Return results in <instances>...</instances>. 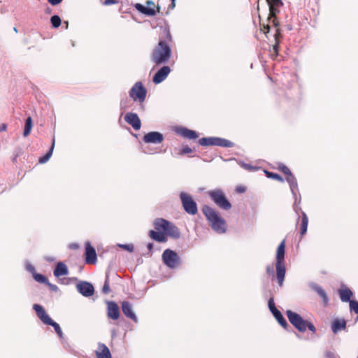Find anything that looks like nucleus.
Listing matches in <instances>:
<instances>
[{
    "label": "nucleus",
    "instance_id": "c03bdc74",
    "mask_svg": "<svg viewBox=\"0 0 358 358\" xmlns=\"http://www.w3.org/2000/svg\"><path fill=\"white\" fill-rule=\"evenodd\" d=\"M268 19L271 20L273 25L277 29L278 27L279 26V22L277 19L276 15H275L274 16H271L269 15Z\"/></svg>",
    "mask_w": 358,
    "mask_h": 358
},
{
    "label": "nucleus",
    "instance_id": "72a5a7b5",
    "mask_svg": "<svg viewBox=\"0 0 358 358\" xmlns=\"http://www.w3.org/2000/svg\"><path fill=\"white\" fill-rule=\"evenodd\" d=\"M50 22L54 28H58L62 23L61 18L58 15H53L50 18Z\"/></svg>",
    "mask_w": 358,
    "mask_h": 358
},
{
    "label": "nucleus",
    "instance_id": "5fc2aeb1",
    "mask_svg": "<svg viewBox=\"0 0 358 358\" xmlns=\"http://www.w3.org/2000/svg\"><path fill=\"white\" fill-rule=\"evenodd\" d=\"M148 248L149 251H151L152 250V248H153V244L152 243H148Z\"/></svg>",
    "mask_w": 358,
    "mask_h": 358
},
{
    "label": "nucleus",
    "instance_id": "8fccbe9b",
    "mask_svg": "<svg viewBox=\"0 0 358 358\" xmlns=\"http://www.w3.org/2000/svg\"><path fill=\"white\" fill-rule=\"evenodd\" d=\"M263 31L265 34H267L270 31V26L266 24V25H264L263 27Z\"/></svg>",
    "mask_w": 358,
    "mask_h": 358
},
{
    "label": "nucleus",
    "instance_id": "4d7b16f0",
    "mask_svg": "<svg viewBox=\"0 0 358 358\" xmlns=\"http://www.w3.org/2000/svg\"><path fill=\"white\" fill-rule=\"evenodd\" d=\"M71 248H75V249H76V248H78V246L77 245H72V246H71Z\"/></svg>",
    "mask_w": 358,
    "mask_h": 358
},
{
    "label": "nucleus",
    "instance_id": "0eeeda50",
    "mask_svg": "<svg viewBox=\"0 0 358 358\" xmlns=\"http://www.w3.org/2000/svg\"><path fill=\"white\" fill-rule=\"evenodd\" d=\"M208 195L219 208L224 210H229L231 208V204L222 190L215 189L210 191L208 192Z\"/></svg>",
    "mask_w": 358,
    "mask_h": 358
},
{
    "label": "nucleus",
    "instance_id": "f03ea898",
    "mask_svg": "<svg viewBox=\"0 0 358 358\" xmlns=\"http://www.w3.org/2000/svg\"><path fill=\"white\" fill-rule=\"evenodd\" d=\"M154 227L157 231L150 230L149 231V236L157 242H166L167 240L166 235L174 238H178L180 236L178 228L173 223L163 218H157L155 220Z\"/></svg>",
    "mask_w": 358,
    "mask_h": 358
},
{
    "label": "nucleus",
    "instance_id": "f704fd0d",
    "mask_svg": "<svg viewBox=\"0 0 358 358\" xmlns=\"http://www.w3.org/2000/svg\"><path fill=\"white\" fill-rule=\"evenodd\" d=\"M265 173L266 176L269 178L276 180L281 182H284V179L278 173H272L268 171H265Z\"/></svg>",
    "mask_w": 358,
    "mask_h": 358
},
{
    "label": "nucleus",
    "instance_id": "f3484780",
    "mask_svg": "<svg viewBox=\"0 0 358 358\" xmlns=\"http://www.w3.org/2000/svg\"><path fill=\"white\" fill-rule=\"evenodd\" d=\"M76 288L79 293L86 297L91 296L94 294V289L93 285L87 282H81L76 285Z\"/></svg>",
    "mask_w": 358,
    "mask_h": 358
},
{
    "label": "nucleus",
    "instance_id": "c756f323",
    "mask_svg": "<svg viewBox=\"0 0 358 358\" xmlns=\"http://www.w3.org/2000/svg\"><path fill=\"white\" fill-rule=\"evenodd\" d=\"M308 224V216L303 211H301V222L300 225V234L301 237L303 236L307 231Z\"/></svg>",
    "mask_w": 358,
    "mask_h": 358
},
{
    "label": "nucleus",
    "instance_id": "423d86ee",
    "mask_svg": "<svg viewBox=\"0 0 358 358\" xmlns=\"http://www.w3.org/2000/svg\"><path fill=\"white\" fill-rule=\"evenodd\" d=\"M33 308L36 311L38 317L43 322V323L52 326L54 328L55 332L57 334L58 336L60 338H62L63 332L59 324L54 322L50 318V317L46 313L44 308L39 304H34L33 306Z\"/></svg>",
    "mask_w": 358,
    "mask_h": 358
},
{
    "label": "nucleus",
    "instance_id": "79ce46f5",
    "mask_svg": "<svg viewBox=\"0 0 358 358\" xmlns=\"http://www.w3.org/2000/svg\"><path fill=\"white\" fill-rule=\"evenodd\" d=\"M192 150L188 145H186V146H184L179 151V155H183L185 154H189V153H192Z\"/></svg>",
    "mask_w": 358,
    "mask_h": 358
},
{
    "label": "nucleus",
    "instance_id": "e433bc0d",
    "mask_svg": "<svg viewBox=\"0 0 358 358\" xmlns=\"http://www.w3.org/2000/svg\"><path fill=\"white\" fill-rule=\"evenodd\" d=\"M286 180H287V182L289 184L291 187L296 186V178L292 173L288 174L287 176H286Z\"/></svg>",
    "mask_w": 358,
    "mask_h": 358
},
{
    "label": "nucleus",
    "instance_id": "4c0bfd02",
    "mask_svg": "<svg viewBox=\"0 0 358 358\" xmlns=\"http://www.w3.org/2000/svg\"><path fill=\"white\" fill-rule=\"evenodd\" d=\"M110 292V280H109V277L107 275L106 278V280H105V282H104V285H103V288H102V292L103 294H107Z\"/></svg>",
    "mask_w": 358,
    "mask_h": 358
},
{
    "label": "nucleus",
    "instance_id": "c85d7f7f",
    "mask_svg": "<svg viewBox=\"0 0 358 358\" xmlns=\"http://www.w3.org/2000/svg\"><path fill=\"white\" fill-rule=\"evenodd\" d=\"M339 296L342 301L350 302L353 294L352 292L348 287H343L338 290Z\"/></svg>",
    "mask_w": 358,
    "mask_h": 358
},
{
    "label": "nucleus",
    "instance_id": "a211bd4d",
    "mask_svg": "<svg viewBox=\"0 0 358 358\" xmlns=\"http://www.w3.org/2000/svg\"><path fill=\"white\" fill-rule=\"evenodd\" d=\"M124 120L127 123L130 124L136 131L139 130L141 129V120L136 113H127L124 116Z\"/></svg>",
    "mask_w": 358,
    "mask_h": 358
},
{
    "label": "nucleus",
    "instance_id": "6e6d98bb",
    "mask_svg": "<svg viewBox=\"0 0 358 358\" xmlns=\"http://www.w3.org/2000/svg\"><path fill=\"white\" fill-rule=\"evenodd\" d=\"M47 284H48V285H49V286H50L52 289H57V286H56V285H51V284H50V283H48V282Z\"/></svg>",
    "mask_w": 358,
    "mask_h": 358
},
{
    "label": "nucleus",
    "instance_id": "aec40b11",
    "mask_svg": "<svg viewBox=\"0 0 358 358\" xmlns=\"http://www.w3.org/2000/svg\"><path fill=\"white\" fill-rule=\"evenodd\" d=\"M122 310L124 315L134 322H138V318L133 310L132 305L130 302L124 301L122 302Z\"/></svg>",
    "mask_w": 358,
    "mask_h": 358
},
{
    "label": "nucleus",
    "instance_id": "ddd939ff",
    "mask_svg": "<svg viewBox=\"0 0 358 358\" xmlns=\"http://www.w3.org/2000/svg\"><path fill=\"white\" fill-rule=\"evenodd\" d=\"M268 308L276 320L278 322V323L285 329H286L288 326V324L286 321V320L284 318L283 315L280 313V310H278L274 303L273 298H270L268 302Z\"/></svg>",
    "mask_w": 358,
    "mask_h": 358
},
{
    "label": "nucleus",
    "instance_id": "ea45409f",
    "mask_svg": "<svg viewBox=\"0 0 358 358\" xmlns=\"http://www.w3.org/2000/svg\"><path fill=\"white\" fill-rule=\"evenodd\" d=\"M350 308L351 311H354L355 313L358 314V301L351 300L350 301Z\"/></svg>",
    "mask_w": 358,
    "mask_h": 358
},
{
    "label": "nucleus",
    "instance_id": "864d4df0",
    "mask_svg": "<svg viewBox=\"0 0 358 358\" xmlns=\"http://www.w3.org/2000/svg\"><path fill=\"white\" fill-rule=\"evenodd\" d=\"M266 271L268 273H273V268L271 266H268L266 267Z\"/></svg>",
    "mask_w": 358,
    "mask_h": 358
},
{
    "label": "nucleus",
    "instance_id": "c9c22d12",
    "mask_svg": "<svg viewBox=\"0 0 358 358\" xmlns=\"http://www.w3.org/2000/svg\"><path fill=\"white\" fill-rule=\"evenodd\" d=\"M34 278L35 279L36 281H37L38 282H41V283H48L47 278L45 275H42V274L34 273Z\"/></svg>",
    "mask_w": 358,
    "mask_h": 358
},
{
    "label": "nucleus",
    "instance_id": "6e6552de",
    "mask_svg": "<svg viewBox=\"0 0 358 358\" xmlns=\"http://www.w3.org/2000/svg\"><path fill=\"white\" fill-rule=\"evenodd\" d=\"M129 96L134 101L142 103L145 101L147 90L141 82L136 83L129 90Z\"/></svg>",
    "mask_w": 358,
    "mask_h": 358
},
{
    "label": "nucleus",
    "instance_id": "f257e3e1",
    "mask_svg": "<svg viewBox=\"0 0 358 358\" xmlns=\"http://www.w3.org/2000/svg\"><path fill=\"white\" fill-rule=\"evenodd\" d=\"M172 42V36L169 27H161L159 40L153 48L150 59L156 65L166 64L171 57L172 52L170 43Z\"/></svg>",
    "mask_w": 358,
    "mask_h": 358
},
{
    "label": "nucleus",
    "instance_id": "5701e85b",
    "mask_svg": "<svg viewBox=\"0 0 358 358\" xmlns=\"http://www.w3.org/2000/svg\"><path fill=\"white\" fill-rule=\"evenodd\" d=\"M97 358H111V354L108 348L103 343H99L95 352Z\"/></svg>",
    "mask_w": 358,
    "mask_h": 358
},
{
    "label": "nucleus",
    "instance_id": "4be33fe9",
    "mask_svg": "<svg viewBox=\"0 0 358 358\" xmlns=\"http://www.w3.org/2000/svg\"><path fill=\"white\" fill-rule=\"evenodd\" d=\"M311 288L321 297L323 306H327L329 305V299L325 290L321 286L316 284L312 285Z\"/></svg>",
    "mask_w": 358,
    "mask_h": 358
},
{
    "label": "nucleus",
    "instance_id": "bf43d9fd",
    "mask_svg": "<svg viewBox=\"0 0 358 358\" xmlns=\"http://www.w3.org/2000/svg\"><path fill=\"white\" fill-rule=\"evenodd\" d=\"M357 358H358V357H357Z\"/></svg>",
    "mask_w": 358,
    "mask_h": 358
},
{
    "label": "nucleus",
    "instance_id": "3c124183",
    "mask_svg": "<svg viewBox=\"0 0 358 358\" xmlns=\"http://www.w3.org/2000/svg\"><path fill=\"white\" fill-rule=\"evenodd\" d=\"M176 6V0H171V3L169 6V9H173Z\"/></svg>",
    "mask_w": 358,
    "mask_h": 358
},
{
    "label": "nucleus",
    "instance_id": "2f4dec72",
    "mask_svg": "<svg viewBox=\"0 0 358 358\" xmlns=\"http://www.w3.org/2000/svg\"><path fill=\"white\" fill-rule=\"evenodd\" d=\"M54 146H55V140H53L52 145L50 149L49 150V151L44 156L39 158V160H38L39 163L44 164L49 160V159L50 158V157L52 154Z\"/></svg>",
    "mask_w": 358,
    "mask_h": 358
},
{
    "label": "nucleus",
    "instance_id": "a19ab883",
    "mask_svg": "<svg viewBox=\"0 0 358 358\" xmlns=\"http://www.w3.org/2000/svg\"><path fill=\"white\" fill-rule=\"evenodd\" d=\"M119 248H122L125 250H127L130 252H132L134 250V247L133 244H118Z\"/></svg>",
    "mask_w": 358,
    "mask_h": 358
},
{
    "label": "nucleus",
    "instance_id": "393cba45",
    "mask_svg": "<svg viewBox=\"0 0 358 358\" xmlns=\"http://www.w3.org/2000/svg\"><path fill=\"white\" fill-rule=\"evenodd\" d=\"M269 6V12L271 16H274L280 12V7L282 6L281 0H266Z\"/></svg>",
    "mask_w": 358,
    "mask_h": 358
},
{
    "label": "nucleus",
    "instance_id": "58836bf2",
    "mask_svg": "<svg viewBox=\"0 0 358 358\" xmlns=\"http://www.w3.org/2000/svg\"><path fill=\"white\" fill-rule=\"evenodd\" d=\"M22 154V150L21 148H17L14 153L13 157H12V161L14 164L17 163V158Z\"/></svg>",
    "mask_w": 358,
    "mask_h": 358
},
{
    "label": "nucleus",
    "instance_id": "dca6fc26",
    "mask_svg": "<svg viewBox=\"0 0 358 358\" xmlns=\"http://www.w3.org/2000/svg\"><path fill=\"white\" fill-rule=\"evenodd\" d=\"M143 141L146 143H161L164 141V136L158 131H150L144 135Z\"/></svg>",
    "mask_w": 358,
    "mask_h": 358
},
{
    "label": "nucleus",
    "instance_id": "cd10ccee",
    "mask_svg": "<svg viewBox=\"0 0 358 358\" xmlns=\"http://www.w3.org/2000/svg\"><path fill=\"white\" fill-rule=\"evenodd\" d=\"M69 273V270L66 265L62 262H59L55 269L54 270V275L56 277L66 275Z\"/></svg>",
    "mask_w": 358,
    "mask_h": 358
},
{
    "label": "nucleus",
    "instance_id": "7ed1b4c3",
    "mask_svg": "<svg viewBox=\"0 0 358 358\" xmlns=\"http://www.w3.org/2000/svg\"><path fill=\"white\" fill-rule=\"evenodd\" d=\"M202 212L206 216L211 228L217 233L223 234L227 229L226 221L220 216V213L213 208L205 205L202 208Z\"/></svg>",
    "mask_w": 358,
    "mask_h": 358
},
{
    "label": "nucleus",
    "instance_id": "603ef678",
    "mask_svg": "<svg viewBox=\"0 0 358 358\" xmlns=\"http://www.w3.org/2000/svg\"><path fill=\"white\" fill-rule=\"evenodd\" d=\"M6 128H7V126L6 124H1V126L0 127V132L6 131Z\"/></svg>",
    "mask_w": 358,
    "mask_h": 358
},
{
    "label": "nucleus",
    "instance_id": "412c9836",
    "mask_svg": "<svg viewBox=\"0 0 358 358\" xmlns=\"http://www.w3.org/2000/svg\"><path fill=\"white\" fill-rule=\"evenodd\" d=\"M176 133L181 136L187 139H196L198 138L197 133L194 131L189 129L186 127H179L176 129Z\"/></svg>",
    "mask_w": 358,
    "mask_h": 358
},
{
    "label": "nucleus",
    "instance_id": "bb28decb",
    "mask_svg": "<svg viewBox=\"0 0 358 358\" xmlns=\"http://www.w3.org/2000/svg\"><path fill=\"white\" fill-rule=\"evenodd\" d=\"M285 240H283L277 248L276 252V264H285Z\"/></svg>",
    "mask_w": 358,
    "mask_h": 358
},
{
    "label": "nucleus",
    "instance_id": "7c9ffc66",
    "mask_svg": "<svg viewBox=\"0 0 358 358\" xmlns=\"http://www.w3.org/2000/svg\"><path fill=\"white\" fill-rule=\"evenodd\" d=\"M31 127H32V119L31 117H28L26 119V122H25L24 129V133H23L24 136L26 137L30 134Z\"/></svg>",
    "mask_w": 358,
    "mask_h": 358
},
{
    "label": "nucleus",
    "instance_id": "37998d69",
    "mask_svg": "<svg viewBox=\"0 0 358 358\" xmlns=\"http://www.w3.org/2000/svg\"><path fill=\"white\" fill-rule=\"evenodd\" d=\"M279 170H280L285 176H287L288 174L292 173L289 169L285 165H280L279 166Z\"/></svg>",
    "mask_w": 358,
    "mask_h": 358
},
{
    "label": "nucleus",
    "instance_id": "a18cd8bd",
    "mask_svg": "<svg viewBox=\"0 0 358 358\" xmlns=\"http://www.w3.org/2000/svg\"><path fill=\"white\" fill-rule=\"evenodd\" d=\"M246 191V188L244 186H238L236 188V192L238 193H244Z\"/></svg>",
    "mask_w": 358,
    "mask_h": 358
},
{
    "label": "nucleus",
    "instance_id": "49530a36",
    "mask_svg": "<svg viewBox=\"0 0 358 358\" xmlns=\"http://www.w3.org/2000/svg\"><path fill=\"white\" fill-rule=\"evenodd\" d=\"M118 1L117 0H105L103 4L106 6H109L112 4H116Z\"/></svg>",
    "mask_w": 358,
    "mask_h": 358
},
{
    "label": "nucleus",
    "instance_id": "20e7f679",
    "mask_svg": "<svg viewBox=\"0 0 358 358\" xmlns=\"http://www.w3.org/2000/svg\"><path fill=\"white\" fill-rule=\"evenodd\" d=\"M286 315L289 322L300 332H304L307 329L313 333L316 332L315 327L311 322L304 320L298 313L288 310Z\"/></svg>",
    "mask_w": 358,
    "mask_h": 358
},
{
    "label": "nucleus",
    "instance_id": "13d9d810",
    "mask_svg": "<svg viewBox=\"0 0 358 358\" xmlns=\"http://www.w3.org/2000/svg\"><path fill=\"white\" fill-rule=\"evenodd\" d=\"M65 23L66 24V27H68V22H65Z\"/></svg>",
    "mask_w": 358,
    "mask_h": 358
},
{
    "label": "nucleus",
    "instance_id": "1a4fd4ad",
    "mask_svg": "<svg viewBox=\"0 0 358 358\" xmlns=\"http://www.w3.org/2000/svg\"><path fill=\"white\" fill-rule=\"evenodd\" d=\"M199 143L202 146L217 145L223 148H231L234 145L231 141L217 137L201 138L199 140Z\"/></svg>",
    "mask_w": 358,
    "mask_h": 358
},
{
    "label": "nucleus",
    "instance_id": "f8f14e48",
    "mask_svg": "<svg viewBox=\"0 0 358 358\" xmlns=\"http://www.w3.org/2000/svg\"><path fill=\"white\" fill-rule=\"evenodd\" d=\"M162 259L164 264L169 268H175L179 263L178 255L170 249H166L164 251L162 254Z\"/></svg>",
    "mask_w": 358,
    "mask_h": 358
},
{
    "label": "nucleus",
    "instance_id": "4468645a",
    "mask_svg": "<svg viewBox=\"0 0 358 358\" xmlns=\"http://www.w3.org/2000/svg\"><path fill=\"white\" fill-rule=\"evenodd\" d=\"M85 263L87 264H95L97 262V256L95 248L89 241L85 242Z\"/></svg>",
    "mask_w": 358,
    "mask_h": 358
},
{
    "label": "nucleus",
    "instance_id": "9b49d317",
    "mask_svg": "<svg viewBox=\"0 0 358 358\" xmlns=\"http://www.w3.org/2000/svg\"><path fill=\"white\" fill-rule=\"evenodd\" d=\"M145 3L148 7L141 3H136L134 7L138 11L148 16H154L157 12L160 13V5L157 4V6H155V3L150 0L147 1Z\"/></svg>",
    "mask_w": 358,
    "mask_h": 358
},
{
    "label": "nucleus",
    "instance_id": "de8ad7c7",
    "mask_svg": "<svg viewBox=\"0 0 358 358\" xmlns=\"http://www.w3.org/2000/svg\"><path fill=\"white\" fill-rule=\"evenodd\" d=\"M63 0H48V2L52 6H56L62 3Z\"/></svg>",
    "mask_w": 358,
    "mask_h": 358
},
{
    "label": "nucleus",
    "instance_id": "2eb2a0df",
    "mask_svg": "<svg viewBox=\"0 0 358 358\" xmlns=\"http://www.w3.org/2000/svg\"><path fill=\"white\" fill-rule=\"evenodd\" d=\"M106 306L107 317L113 320L119 319L120 311L117 304L113 301H108Z\"/></svg>",
    "mask_w": 358,
    "mask_h": 358
},
{
    "label": "nucleus",
    "instance_id": "6ab92c4d",
    "mask_svg": "<svg viewBox=\"0 0 358 358\" xmlns=\"http://www.w3.org/2000/svg\"><path fill=\"white\" fill-rule=\"evenodd\" d=\"M171 72V69L168 66H164L155 74L152 81L155 84H159L164 81Z\"/></svg>",
    "mask_w": 358,
    "mask_h": 358
},
{
    "label": "nucleus",
    "instance_id": "b1692460",
    "mask_svg": "<svg viewBox=\"0 0 358 358\" xmlns=\"http://www.w3.org/2000/svg\"><path fill=\"white\" fill-rule=\"evenodd\" d=\"M276 278L278 280V283L280 287H282L283 285L286 268L285 264H276Z\"/></svg>",
    "mask_w": 358,
    "mask_h": 358
},
{
    "label": "nucleus",
    "instance_id": "39448f33",
    "mask_svg": "<svg viewBox=\"0 0 358 358\" xmlns=\"http://www.w3.org/2000/svg\"><path fill=\"white\" fill-rule=\"evenodd\" d=\"M286 315L289 322L300 332H304L307 329L313 333L316 332L315 327L311 322L304 320L298 313L288 310Z\"/></svg>",
    "mask_w": 358,
    "mask_h": 358
},
{
    "label": "nucleus",
    "instance_id": "473e14b6",
    "mask_svg": "<svg viewBox=\"0 0 358 358\" xmlns=\"http://www.w3.org/2000/svg\"><path fill=\"white\" fill-rule=\"evenodd\" d=\"M279 51V42H275V43L272 46L270 49V55L273 59H275L278 55Z\"/></svg>",
    "mask_w": 358,
    "mask_h": 358
},
{
    "label": "nucleus",
    "instance_id": "9d476101",
    "mask_svg": "<svg viewBox=\"0 0 358 358\" xmlns=\"http://www.w3.org/2000/svg\"><path fill=\"white\" fill-rule=\"evenodd\" d=\"M180 198L181 199L182 207L186 213L192 215H194L197 213L198 210L196 203L190 195L185 192H181Z\"/></svg>",
    "mask_w": 358,
    "mask_h": 358
},
{
    "label": "nucleus",
    "instance_id": "09e8293b",
    "mask_svg": "<svg viewBox=\"0 0 358 358\" xmlns=\"http://www.w3.org/2000/svg\"><path fill=\"white\" fill-rule=\"evenodd\" d=\"M281 36V34L280 32V29L278 28L276 29L275 30V42H278V38L279 37Z\"/></svg>",
    "mask_w": 358,
    "mask_h": 358
},
{
    "label": "nucleus",
    "instance_id": "a878e982",
    "mask_svg": "<svg viewBox=\"0 0 358 358\" xmlns=\"http://www.w3.org/2000/svg\"><path fill=\"white\" fill-rule=\"evenodd\" d=\"M346 328V321L344 319L336 318L331 322V329L334 334H337Z\"/></svg>",
    "mask_w": 358,
    "mask_h": 358
}]
</instances>
